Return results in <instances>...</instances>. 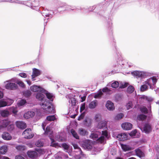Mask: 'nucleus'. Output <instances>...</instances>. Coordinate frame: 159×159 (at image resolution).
Returning <instances> with one entry per match:
<instances>
[{
	"instance_id": "1",
	"label": "nucleus",
	"mask_w": 159,
	"mask_h": 159,
	"mask_svg": "<svg viewBox=\"0 0 159 159\" xmlns=\"http://www.w3.org/2000/svg\"><path fill=\"white\" fill-rule=\"evenodd\" d=\"M157 82V79L154 77H151L148 79L144 82V84L142 85L140 88V91L141 92H144L147 91L148 89V87L147 85L149 86L150 88L152 89L153 87Z\"/></svg>"
},
{
	"instance_id": "2",
	"label": "nucleus",
	"mask_w": 159,
	"mask_h": 159,
	"mask_svg": "<svg viewBox=\"0 0 159 159\" xmlns=\"http://www.w3.org/2000/svg\"><path fill=\"white\" fill-rule=\"evenodd\" d=\"M50 103L48 101H45L44 102H42L40 105L45 112L49 113H54L55 110L52 106L51 107Z\"/></svg>"
},
{
	"instance_id": "3",
	"label": "nucleus",
	"mask_w": 159,
	"mask_h": 159,
	"mask_svg": "<svg viewBox=\"0 0 159 159\" xmlns=\"http://www.w3.org/2000/svg\"><path fill=\"white\" fill-rule=\"evenodd\" d=\"M36 151H28L27 152V154L28 157L32 159H36L38 156V153H41L42 150L37 149Z\"/></svg>"
},
{
	"instance_id": "4",
	"label": "nucleus",
	"mask_w": 159,
	"mask_h": 159,
	"mask_svg": "<svg viewBox=\"0 0 159 159\" xmlns=\"http://www.w3.org/2000/svg\"><path fill=\"white\" fill-rule=\"evenodd\" d=\"M101 136L97 140V142L100 143H105L107 139L108 138L107 131V130L102 131Z\"/></svg>"
},
{
	"instance_id": "5",
	"label": "nucleus",
	"mask_w": 159,
	"mask_h": 159,
	"mask_svg": "<svg viewBox=\"0 0 159 159\" xmlns=\"http://www.w3.org/2000/svg\"><path fill=\"white\" fill-rule=\"evenodd\" d=\"M23 135L24 138L27 139H31L34 135L30 128H27L25 130L23 133Z\"/></svg>"
},
{
	"instance_id": "6",
	"label": "nucleus",
	"mask_w": 159,
	"mask_h": 159,
	"mask_svg": "<svg viewBox=\"0 0 159 159\" xmlns=\"http://www.w3.org/2000/svg\"><path fill=\"white\" fill-rule=\"evenodd\" d=\"M52 131L51 128V127L49 126H47L45 131L44 134L49 136L51 141L52 146H54L53 145L54 144V141L52 137Z\"/></svg>"
},
{
	"instance_id": "7",
	"label": "nucleus",
	"mask_w": 159,
	"mask_h": 159,
	"mask_svg": "<svg viewBox=\"0 0 159 159\" xmlns=\"http://www.w3.org/2000/svg\"><path fill=\"white\" fill-rule=\"evenodd\" d=\"M56 117L55 115L48 116L47 117L46 120L42 124V127L43 130H45V127L47 124L48 123V121H54Z\"/></svg>"
},
{
	"instance_id": "8",
	"label": "nucleus",
	"mask_w": 159,
	"mask_h": 159,
	"mask_svg": "<svg viewBox=\"0 0 159 159\" xmlns=\"http://www.w3.org/2000/svg\"><path fill=\"white\" fill-rule=\"evenodd\" d=\"M7 82L8 83L6 84L5 86L6 89L12 90L16 89L18 88L17 85L15 83L11 82Z\"/></svg>"
},
{
	"instance_id": "9",
	"label": "nucleus",
	"mask_w": 159,
	"mask_h": 159,
	"mask_svg": "<svg viewBox=\"0 0 159 159\" xmlns=\"http://www.w3.org/2000/svg\"><path fill=\"white\" fill-rule=\"evenodd\" d=\"M132 75L136 78L144 77L146 75L145 72L140 71H134L131 73Z\"/></svg>"
},
{
	"instance_id": "10",
	"label": "nucleus",
	"mask_w": 159,
	"mask_h": 159,
	"mask_svg": "<svg viewBox=\"0 0 159 159\" xmlns=\"http://www.w3.org/2000/svg\"><path fill=\"white\" fill-rule=\"evenodd\" d=\"M82 146L84 149H86L89 150L92 148L91 141L89 140L83 141Z\"/></svg>"
},
{
	"instance_id": "11",
	"label": "nucleus",
	"mask_w": 159,
	"mask_h": 159,
	"mask_svg": "<svg viewBox=\"0 0 159 159\" xmlns=\"http://www.w3.org/2000/svg\"><path fill=\"white\" fill-rule=\"evenodd\" d=\"M30 89L33 92L39 91L42 93L45 92V90L40 86L34 85L30 87Z\"/></svg>"
},
{
	"instance_id": "12",
	"label": "nucleus",
	"mask_w": 159,
	"mask_h": 159,
	"mask_svg": "<svg viewBox=\"0 0 159 159\" xmlns=\"http://www.w3.org/2000/svg\"><path fill=\"white\" fill-rule=\"evenodd\" d=\"M132 125L129 122H125L122 124L121 127L122 129L125 130H129L132 128Z\"/></svg>"
},
{
	"instance_id": "13",
	"label": "nucleus",
	"mask_w": 159,
	"mask_h": 159,
	"mask_svg": "<svg viewBox=\"0 0 159 159\" xmlns=\"http://www.w3.org/2000/svg\"><path fill=\"white\" fill-rule=\"evenodd\" d=\"M143 131L146 133H149L152 130L151 125L148 123H145L143 125Z\"/></svg>"
},
{
	"instance_id": "14",
	"label": "nucleus",
	"mask_w": 159,
	"mask_h": 159,
	"mask_svg": "<svg viewBox=\"0 0 159 159\" xmlns=\"http://www.w3.org/2000/svg\"><path fill=\"white\" fill-rule=\"evenodd\" d=\"M41 73V71L35 68H34L33 69V73L31 75L32 77V79L33 80H34V78L38 76Z\"/></svg>"
},
{
	"instance_id": "15",
	"label": "nucleus",
	"mask_w": 159,
	"mask_h": 159,
	"mask_svg": "<svg viewBox=\"0 0 159 159\" xmlns=\"http://www.w3.org/2000/svg\"><path fill=\"white\" fill-rule=\"evenodd\" d=\"M5 120L8 122V123L6 124V127H7V130L10 131L13 130L14 128V125L13 122L8 119H6Z\"/></svg>"
},
{
	"instance_id": "16",
	"label": "nucleus",
	"mask_w": 159,
	"mask_h": 159,
	"mask_svg": "<svg viewBox=\"0 0 159 159\" xmlns=\"http://www.w3.org/2000/svg\"><path fill=\"white\" fill-rule=\"evenodd\" d=\"M16 126L19 128L24 129L26 127V124L22 121H17L16 122Z\"/></svg>"
},
{
	"instance_id": "17",
	"label": "nucleus",
	"mask_w": 159,
	"mask_h": 159,
	"mask_svg": "<svg viewBox=\"0 0 159 159\" xmlns=\"http://www.w3.org/2000/svg\"><path fill=\"white\" fill-rule=\"evenodd\" d=\"M117 136V138L120 140L123 141L128 139V135L126 133H123L119 134Z\"/></svg>"
},
{
	"instance_id": "18",
	"label": "nucleus",
	"mask_w": 159,
	"mask_h": 159,
	"mask_svg": "<svg viewBox=\"0 0 159 159\" xmlns=\"http://www.w3.org/2000/svg\"><path fill=\"white\" fill-rule=\"evenodd\" d=\"M78 132L79 134L83 136L87 135L89 133L86 129L83 128H80L78 129Z\"/></svg>"
},
{
	"instance_id": "19",
	"label": "nucleus",
	"mask_w": 159,
	"mask_h": 159,
	"mask_svg": "<svg viewBox=\"0 0 159 159\" xmlns=\"http://www.w3.org/2000/svg\"><path fill=\"white\" fill-rule=\"evenodd\" d=\"M72 145L73 146L74 148L77 150L75 151V152H77V154L79 156V157H80V155H82V152L80 148L78 146V145L75 143H72Z\"/></svg>"
},
{
	"instance_id": "20",
	"label": "nucleus",
	"mask_w": 159,
	"mask_h": 159,
	"mask_svg": "<svg viewBox=\"0 0 159 159\" xmlns=\"http://www.w3.org/2000/svg\"><path fill=\"white\" fill-rule=\"evenodd\" d=\"M35 113L32 111H29L25 113L24 117L26 119H28L30 117H33L35 115Z\"/></svg>"
},
{
	"instance_id": "21",
	"label": "nucleus",
	"mask_w": 159,
	"mask_h": 159,
	"mask_svg": "<svg viewBox=\"0 0 159 159\" xmlns=\"http://www.w3.org/2000/svg\"><path fill=\"white\" fill-rule=\"evenodd\" d=\"M2 137L3 139L6 140H10L12 138V137L10 134L7 132L3 133L2 134Z\"/></svg>"
},
{
	"instance_id": "22",
	"label": "nucleus",
	"mask_w": 159,
	"mask_h": 159,
	"mask_svg": "<svg viewBox=\"0 0 159 159\" xmlns=\"http://www.w3.org/2000/svg\"><path fill=\"white\" fill-rule=\"evenodd\" d=\"M106 107L109 110H113L115 108L113 103L110 101H107Z\"/></svg>"
},
{
	"instance_id": "23",
	"label": "nucleus",
	"mask_w": 159,
	"mask_h": 159,
	"mask_svg": "<svg viewBox=\"0 0 159 159\" xmlns=\"http://www.w3.org/2000/svg\"><path fill=\"white\" fill-rule=\"evenodd\" d=\"M107 122L105 120H102L99 122L97 125V128L98 129H101L104 127H106Z\"/></svg>"
},
{
	"instance_id": "24",
	"label": "nucleus",
	"mask_w": 159,
	"mask_h": 159,
	"mask_svg": "<svg viewBox=\"0 0 159 159\" xmlns=\"http://www.w3.org/2000/svg\"><path fill=\"white\" fill-rule=\"evenodd\" d=\"M42 93H43L41 92L37 93L36 94V99L39 101H43L44 98L45 96Z\"/></svg>"
},
{
	"instance_id": "25",
	"label": "nucleus",
	"mask_w": 159,
	"mask_h": 159,
	"mask_svg": "<svg viewBox=\"0 0 159 159\" xmlns=\"http://www.w3.org/2000/svg\"><path fill=\"white\" fill-rule=\"evenodd\" d=\"M98 105V102L96 100L91 102L89 105V107L90 109L94 108Z\"/></svg>"
},
{
	"instance_id": "26",
	"label": "nucleus",
	"mask_w": 159,
	"mask_h": 159,
	"mask_svg": "<svg viewBox=\"0 0 159 159\" xmlns=\"http://www.w3.org/2000/svg\"><path fill=\"white\" fill-rule=\"evenodd\" d=\"M101 133L99 131H96L94 133H92L90 136V138L92 139H96L98 137V135H100Z\"/></svg>"
},
{
	"instance_id": "27",
	"label": "nucleus",
	"mask_w": 159,
	"mask_h": 159,
	"mask_svg": "<svg viewBox=\"0 0 159 159\" xmlns=\"http://www.w3.org/2000/svg\"><path fill=\"white\" fill-rule=\"evenodd\" d=\"M8 123L7 121L3 120L1 122V125H0V131H3L6 128V124Z\"/></svg>"
},
{
	"instance_id": "28",
	"label": "nucleus",
	"mask_w": 159,
	"mask_h": 159,
	"mask_svg": "<svg viewBox=\"0 0 159 159\" xmlns=\"http://www.w3.org/2000/svg\"><path fill=\"white\" fill-rule=\"evenodd\" d=\"M136 155L140 158L144 157L145 156L144 153L142 152L139 149L135 150Z\"/></svg>"
},
{
	"instance_id": "29",
	"label": "nucleus",
	"mask_w": 159,
	"mask_h": 159,
	"mask_svg": "<svg viewBox=\"0 0 159 159\" xmlns=\"http://www.w3.org/2000/svg\"><path fill=\"white\" fill-rule=\"evenodd\" d=\"M9 111L7 110H3L1 111L0 114L3 117H6L10 115Z\"/></svg>"
},
{
	"instance_id": "30",
	"label": "nucleus",
	"mask_w": 159,
	"mask_h": 159,
	"mask_svg": "<svg viewBox=\"0 0 159 159\" xmlns=\"http://www.w3.org/2000/svg\"><path fill=\"white\" fill-rule=\"evenodd\" d=\"M55 159H61L62 158L65 157L66 158H68L67 155H63V153L61 152H59L55 155Z\"/></svg>"
},
{
	"instance_id": "31",
	"label": "nucleus",
	"mask_w": 159,
	"mask_h": 159,
	"mask_svg": "<svg viewBox=\"0 0 159 159\" xmlns=\"http://www.w3.org/2000/svg\"><path fill=\"white\" fill-rule=\"evenodd\" d=\"M7 146H3L0 148V153L2 154H4L7 152Z\"/></svg>"
},
{
	"instance_id": "32",
	"label": "nucleus",
	"mask_w": 159,
	"mask_h": 159,
	"mask_svg": "<svg viewBox=\"0 0 159 159\" xmlns=\"http://www.w3.org/2000/svg\"><path fill=\"white\" fill-rule=\"evenodd\" d=\"M0 2H9L12 3H16L21 4H24L25 2L21 1L15 0H0Z\"/></svg>"
},
{
	"instance_id": "33",
	"label": "nucleus",
	"mask_w": 159,
	"mask_h": 159,
	"mask_svg": "<svg viewBox=\"0 0 159 159\" xmlns=\"http://www.w3.org/2000/svg\"><path fill=\"white\" fill-rule=\"evenodd\" d=\"M121 146L122 149L125 151H129L131 149V148L128 145L121 144Z\"/></svg>"
},
{
	"instance_id": "34",
	"label": "nucleus",
	"mask_w": 159,
	"mask_h": 159,
	"mask_svg": "<svg viewBox=\"0 0 159 159\" xmlns=\"http://www.w3.org/2000/svg\"><path fill=\"white\" fill-rule=\"evenodd\" d=\"M103 93L102 91L100 90L97 93L94 94V98H99L101 97Z\"/></svg>"
},
{
	"instance_id": "35",
	"label": "nucleus",
	"mask_w": 159,
	"mask_h": 159,
	"mask_svg": "<svg viewBox=\"0 0 159 159\" xmlns=\"http://www.w3.org/2000/svg\"><path fill=\"white\" fill-rule=\"evenodd\" d=\"M43 93L46 94V96L47 98L50 99L51 101L53 100V95L52 94L48 93V92L46 90H45V92H43Z\"/></svg>"
},
{
	"instance_id": "36",
	"label": "nucleus",
	"mask_w": 159,
	"mask_h": 159,
	"mask_svg": "<svg viewBox=\"0 0 159 159\" xmlns=\"http://www.w3.org/2000/svg\"><path fill=\"white\" fill-rule=\"evenodd\" d=\"M141 99H143L147 100L149 102H152L153 100V99L151 97H147L144 95L142 96L141 97Z\"/></svg>"
},
{
	"instance_id": "37",
	"label": "nucleus",
	"mask_w": 159,
	"mask_h": 159,
	"mask_svg": "<svg viewBox=\"0 0 159 159\" xmlns=\"http://www.w3.org/2000/svg\"><path fill=\"white\" fill-rule=\"evenodd\" d=\"M26 147L24 145H19L16 147V148L19 151H24L26 149Z\"/></svg>"
},
{
	"instance_id": "38",
	"label": "nucleus",
	"mask_w": 159,
	"mask_h": 159,
	"mask_svg": "<svg viewBox=\"0 0 159 159\" xmlns=\"http://www.w3.org/2000/svg\"><path fill=\"white\" fill-rule=\"evenodd\" d=\"M71 133L72 134L73 136L77 139H79V137L76 131L73 129H71Z\"/></svg>"
},
{
	"instance_id": "39",
	"label": "nucleus",
	"mask_w": 159,
	"mask_h": 159,
	"mask_svg": "<svg viewBox=\"0 0 159 159\" xmlns=\"http://www.w3.org/2000/svg\"><path fill=\"white\" fill-rule=\"evenodd\" d=\"M8 106V104L6 102L3 100H0V107H3Z\"/></svg>"
},
{
	"instance_id": "40",
	"label": "nucleus",
	"mask_w": 159,
	"mask_h": 159,
	"mask_svg": "<svg viewBox=\"0 0 159 159\" xmlns=\"http://www.w3.org/2000/svg\"><path fill=\"white\" fill-rule=\"evenodd\" d=\"M146 116L143 114H140L138 116L137 119L139 120H143L146 118Z\"/></svg>"
},
{
	"instance_id": "41",
	"label": "nucleus",
	"mask_w": 159,
	"mask_h": 159,
	"mask_svg": "<svg viewBox=\"0 0 159 159\" xmlns=\"http://www.w3.org/2000/svg\"><path fill=\"white\" fill-rule=\"evenodd\" d=\"M10 111L12 112L14 114H16L17 112V108L15 107H12L8 108Z\"/></svg>"
},
{
	"instance_id": "42",
	"label": "nucleus",
	"mask_w": 159,
	"mask_h": 159,
	"mask_svg": "<svg viewBox=\"0 0 159 159\" xmlns=\"http://www.w3.org/2000/svg\"><path fill=\"white\" fill-rule=\"evenodd\" d=\"M134 90V88L132 86H129L127 88V92L129 93H133Z\"/></svg>"
},
{
	"instance_id": "43",
	"label": "nucleus",
	"mask_w": 159,
	"mask_h": 159,
	"mask_svg": "<svg viewBox=\"0 0 159 159\" xmlns=\"http://www.w3.org/2000/svg\"><path fill=\"white\" fill-rule=\"evenodd\" d=\"M123 114L120 113L117 114L115 117V119L116 120H119L122 119L124 117Z\"/></svg>"
},
{
	"instance_id": "44",
	"label": "nucleus",
	"mask_w": 159,
	"mask_h": 159,
	"mask_svg": "<svg viewBox=\"0 0 159 159\" xmlns=\"http://www.w3.org/2000/svg\"><path fill=\"white\" fill-rule=\"evenodd\" d=\"M94 119L97 121L101 120L102 119V116L100 114H98L96 115Z\"/></svg>"
},
{
	"instance_id": "45",
	"label": "nucleus",
	"mask_w": 159,
	"mask_h": 159,
	"mask_svg": "<svg viewBox=\"0 0 159 159\" xmlns=\"http://www.w3.org/2000/svg\"><path fill=\"white\" fill-rule=\"evenodd\" d=\"M26 103V101L24 99L20 100L18 103L17 105L18 106H22L24 105Z\"/></svg>"
},
{
	"instance_id": "46",
	"label": "nucleus",
	"mask_w": 159,
	"mask_h": 159,
	"mask_svg": "<svg viewBox=\"0 0 159 159\" xmlns=\"http://www.w3.org/2000/svg\"><path fill=\"white\" fill-rule=\"evenodd\" d=\"M119 86V84L117 81H115L111 84V86L113 88H116Z\"/></svg>"
},
{
	"instance_id": "47",
	"label": "nucleus",
	"mask_w": 159,
	"mask_h": 159,
	"mask_svg": "<svg viewBox=\"0 0 159 159\" xmlns=\"http://www.w3.org/2000/svg\"><path fill=\"white\" fill-rule=\"evenodd\" d=\"M49 11L48 10L45 11L43 13V16L45 17H52L51 14L49 12H48Z\"/></svg>"
},
{
	"instance_id": "48",
	"label": "nucleus",
	"mask_w": 159,
	"mask_h": 159,
	"mask_svg": "<svg viewBox=\"0 0 159 159\" xmlns=\"http://www.w3.org/2000/svg\"><path fill=\"white\" fill-rule=\"evenodd\" d=\"M69 102L71 103L72 106H74L76 102V100L74 98H71L69 101Z\"/></svg>"
},
{
	"instance_id": "49",
	"label": "nucleus",
	"mask_w": 159,
	"mask_h": 159,
	"mask_svg": "<svg viewBox=\"0 0 159 159\" xmlns=\"http://www.w3.org/2000/svg\"><path fill=\"white\" fill-rule=\"evenodd\" d=\"M23 95L26 97H29L31 95V92L29 91H26L24 92Z\"/></svg>"
},
{
	"instance_id": "50",
	"label": "nucleus",
	"mask_w": 159,
	"mask_h": 159,
	"mask_svg": "<svg viewBox=\"0 0 159 159\" xmlns=\"http://www.w3.org/2000/svg\"><path fill=\"white\" fill-rule=\"evenodd\" d=\"M133 106L132 102L131 101H129L126 104V107L127 110H129Z\"/></svg>"
},
{
	"instance_id": "51",
	"label": "nucleus",
	"mask_w": 159,
	"mask_h": 159,
	"mask_svg": "<svg viewBox=\"0 0 159 159\" xmlns=\"http://www.w3.org/2000/svg\"><path fill=\"white\" fill-rule=\"evenodd\" d=\"M17 84H18L22 88L25 87V85L24 84V83L22 81L19 80L18 81V82H17Z\"/></svg>"
},
{
	"instance_id": "52",
	"label": "nucleus",
	"mask_w": 159,
	"mask_h": 159,
	"mask_svg": "<svg viewBox=\"0 0 159 159\" xmlns=\"http://www.w3.org/2000/svg\"><path fill=\"white\" fill-rule=\"evenodd\" d=\"M137 133V130L135 129L132 131L129 134V135L131 137L134 138L135 137V135Z\"/></svg>"
},
{
	"instance_id": "53",
	"label": "nucleus",
	"mask_w": 159,
	"mask_h": 159,
	"mask_svg": "<svg viewBox=\"0 0 159 159\" xmlns=\"http://www.w3.org/2000/svg\"><path fill=\"white\" fill-rule=\"evenodd\" d=\"M35 145L38 147H41L43 146V143L40 140H38L36 143Z\"/></svg>"
},
{
	"instance_id": "54",
	"label": "nucleus",
	"mask_w": 159,
	"mask_h": 159,
	"mask_svg": "<svg viewBox=\"0 0 159 159\" xmlns=\"http://www.w3.org/2000/svg\"><path fill=\"white\" fill-rule=\"evenodd\" d=\"M141 111L145 114H147L148 113V109L145 107H143L141 108L140 109Z\"/></svg>"
},
{
	"instance_id": "55",
	"label": "nucleus",
	"mask_w": 159,
	"mask_h": 159,
	"mask_svg": "<svg viewBox=\"0 0 159 159\" xmlns=\"http://www.w3.org/2000/svg\"><path fill=\"white\" fill-rule=\"evenodd\" d=\"M102 92H105L107 93H110V90L107 87H105L103 88L102 90Z\"/></svg>"
},
{
	"instance_id": "56",
	"label": "nucleus",
	"mask_w": 159,
	"mask_h": 159,
	"mask_svg": "<svg viewBox=\"0 0 159 159\" xmlns=\"http://www.w3.org/2000/svg\"><path fill=\"white\" fill-rule=\"evenodd\" d=\"M62 147L66 150H68L70 148V146L66 143H64L62 145Z\"/></svg>"
},
{
	"instance_id": "57",
	"label": "nucleus",
	"mask_w": 159,
	"mask_h": 159,
	"mask_svg": "<svg viewBox=\"0 0 159 159\" xmlns=\"http://www.w3.org/2000/svg\"><path fill=\"white\" fill-rule=\"evenodd\" d=\"M19 80H18V79H17L16 78H13V79H11L10 80L6 81V82H14L16 83H17Z\"/></svg>"
},
{
	"instance_id": "58",
	"label": "nucleus",
	"mask_w": 159,
	"mask_h": 159,
	"mask_svg": "<svg viewBox=\"0 0 159 159\" xmlns=\"http://www.w3.org/2000/svg\"><path fill=\"white\" fill-rule=\"evenodd\" d=\"M128 85V84L126 83H121L120 86V88H124L127 87Z\"/></svg>"
},
{
	"instance_id": "59",
	"label": "nucleus",
	"mask_w": 159,
	"mask_h": 159,
	"mask_svg": "<svg viewBox=\"0 0 159 159\" xmlns=\"http://www.w3.org/2000/svg\"><path fill=\"white\" fill-rule=\"evenodd\" d=\"M13 102L14 101L13 100L9 99L7 100V103L8 106H9L12 104Z\"/></svg>"
},
{
	"instance_id": "60",
	"label": "nucleus",
	"mask_w": 159,
	"mask_h": 159,
	"mask_svg": "<svg viewBox=\"0 0 159 159\" xmlns=\"http://www.w3.org/2000/svg\"><path fill=\"white\" fill-rule=\"evenodd\" d=\"M85 108V104L84 103H83L81 104L80 108V111L81 112H82L83 111Z\"/></svg>"
},
{
	"instance_id": "61",
	"label": "nucleus",
	"mask_w": 159,
	"mask_h": 159,
	"mask_svg": "<svg viewBox=\"0 0 159 159\" xmlns=\"http://www.w3.org/2000/svg\"><path fill=\"white\" fill-rule=\"evenodd\" d=\"M19 75L22 77L26 78L27 76L26 74L24 73H21L19 74Z\"/></svg>"
},
{
	"instance_id": "62",
	"label": "nucleus",
	"mask_w": 159,
	"mask_h": 159,
	"mask_svg": "<svg viewBox=\"0 0 159 159\" xmlns=\"http://www.w3.org/2000/svg\"><path fill=\"white\" fill-rule=\"evenodd\" d=\"M119 134H118L116 132L113 131V135L112 136L113 137L116 138H117V135H118Z\"/></svg>"
},
{
	"instance_id": "63",
	"label": "nucleus",
	"mask_w": 159,
	"mask_h": 159,
	"mask_svg": "<svg viewBox=\"0 0 159 159\" xmlns=\"http://www.w3.org/2000/svg\"><path fill=\"white\" fill-rule=\"evenodd\" d=\"M56 139L58 141H61L63 140V139L62 137H59L58 138V136L56 137Z\"/></svg>"
},
{
	"instance_id": "64",
	"label": "nucleus",
	"mask_w": 159,
	"mask_h": 159,
	"mask_svg": "<svg viewBox=\"0 0 159 159\" xmlns=\"http://www.w3.org/2000/svg\"><path fill=\"white\" fill-rule=\"evenodd\" d=\"M15 159H25L23 157L21 156H17L15 157Z\"/></svg>"
}]
</instances>
